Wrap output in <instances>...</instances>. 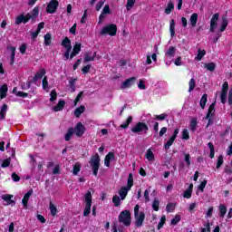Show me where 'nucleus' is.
<instances>
[{"mask_svg": "<svg viewBox=\"0 0 232 232\" xmlns=\"http://www.w3.org/2000/svg\"><path fill=\"white\" fill-rule=\"evenodd\" d=\"M179 220H180V216H179V215H177V216H175V218H174L173 219H171L170 224H171L172 226H177L178 223L179 222Z\"/></svg>", "mask_w": 232, "mask_h": 232, "instance_id": "54", "label": "nucleus"}, {"mask_svg": "<svg viewBox=\"0 0 232 232\" xmlns=\"http://www.w3.org/2000/svg\"><path fill=\"white\" fill-rule=\"evenodd\" d=\"M43 88L44 90H46L48 88V77L44 76L42 81Z\"/></svg>", "mask_w": 232, "mask_h": 232, "instance_id": "58", "label": "nucleus"}, {"mask_svg": "<svg viewBox=\"0 0 232 232\" xmlns=\"http://www.w3.org/2000/svg\"><path fill=\"white\" fill-rule=\"evenodd\" d=\"M224 172L227 173V175H232V167L227 165L224 169Z\"/></svg>", "mask_w": 232, "mask_h": 232, "instance_id": "59", "label": "nucleus"}, {"mask_svg": "<svg viewBox=\"0 0 232 232\" xmlns=\"http://www.w3.org/2000/svg\"><path fill=\"white\" fill-rule=\"evenodd\" d=\"M132 187H133V174L130 173L127 180V188L129 189H131Z\"/></svg>", "mask_w": 232, "mask_h": 232, "instance_id": "40", "label": "nucleus"}, {"mask_svg": "<svg viewBox=\"0 0 232 232\" xmlns=\"http://www.w3.org/2000/svg\"><path fill=\"white\" fill-rule=\"evenodd\" d=\"M84 131H86V127H84L82 122H78L73 129V132L76 137H82V135H84Z\"/></svg>", "mask_w": 232, "mask_h": 232, "instance_id": "10", "label": "nucleus"}, {"mask_svg": "<svg viewBox=\"0 0 232 232\" xmlns=\"http://www.w3.org/2000/svg\"><path fill=\"white\" fill-rule=\"evenodd\" d=\"M81 168H82L81 163L76 162V163L72 166V175H74V176L79 175V171H81Z\"/></svg>", "mask_w": 232, "mask_h": 232, "instance_id": "25", "label": "nucleus"}, {"mask_svg": "<svg viewBox=\"0 0 232 232\" xmlns=\"http://www.w3.org/2000/svg\"><path fill=\"white\" fill-rule=\"evenodd\" d=\"M57 8H59V1L51 0L46 7L47 14H55L57 12Z\"/></svg>", "mask_w": 232, "mask_h": 232, "instance_id": "8", "label": "nucleus"}, {"mask_svg": "<svg viewBox=\"0 0 232 232\" xmlns=\"http://www.w3.org/2000/svg\"><path fill=\"white\" fill-rule=\"evenodd\" d=\"M46 74V70L41 69L40 72H36L33 79V82H37V81H41L43 79V76Z\"/></svg>", "mask_w": 232, "mask_h": 232, "instance_id": "17", "label": "nucleus"}, {"mask_svg": "<svg viewBox=\"0 0 232 232\" xmlns=\"http://www.w3.org/2000/svg\"><path fill=\"white\" fill-rule=\"evenodd\" d=\"M164 224H166V216L161 217L160 221L158 224V229H160Z\"/></svg>", "mask_w": 232, "mask_h": 232, "instance_id": "55", "label": "nucleus"}, {"mask_svg": "<svg viewBox=\"0 0 232 232\" xmlns=\"http://www.w3.org/2000/svg\"><path fill=\"white\" fill-rule=\"evenodd\" d=\"M229 90V83L227 82H225L222 85L221 93H220V99L222 104H226L227 101V91Z\"/></svg>", "mask_w": 232, "mask_h": 232, "instance_id": "7", "label": "nucleus"}, {"mask_svg": "<svg viewBox=\"0 0 232 232\" xmlns=\"http://www.w3.org/2000/svg\"><path fill=\"white\" fill-rule=\"evenodd\" d=\"M112 202L115 208H119V206H121V198L117 195L113 196Z\"/></svg>", "mask_w": 232, "mask_h": 232, "instance_id": "44", "label": "nucleus"}, {"mask_svg": "<svg viewBox=\"0 0 232 232\" xmlns=\"http://www.w3.org/2000/svg\"><path fill=\"white\" fill-rule=\"evenodd\" d=\"M227 213V208H226L224 204H220L219 205V217H221V218H224V217H226Z\"/></svg>", "mask_w": 232, "mask_h": 232, "instance_id": "27", "label": "nucleus"}, {"mask_svg": "<svg viewBox=\"0 0 232 232\" xmlns=\"http://www.w3.org/2000/svg\"><path fill=\"white\" fill-rule=\"evenodd\" d=\"M181 139L183 140H189V131H188V129H184L182 130V136Z\"/></svg>", "mask_w": 232, "mask_h": 232, "instance_id": "45", "label": "nucleus"}, {"mask_svg": "<svg viewBox=\"0 0 232 232\" xmlns=\"http://www.w3.org/2000/svg\"><path fill=\"white\" fill-rule=\"evenodd\" d=\"M201 232H211V227H209V222L205 225V227L201 228Z\"/></svg>", "mask_w": 232, "mask_h": 232, "instance_id": "61", "label": "nucleus"}, {"mask_svg": "<svg viewBox=\"0 0 232 232\" xmlns=\"http://www.w3.org/2000/svg\"><path fill=\"white\" fill-rule=\"evenodd\" d=\"M173 142H175L174 138H170L166 143H165V150H169L170 146H173Z\"/></svg>", "mask_w": 232, "mask_h": 232, "instance_id": "53", "label": "nucleus"}, {"mask_svg": "<svg viewBox=\"0 0 232 232\" xmlns=\"http://www.w3.org/2000/svg\"><path fill=\"white\" fill-rule=\"evenodd\" d=\"M175 52H177V49L173 46H170L165 53L168 57H175Z\"/></svg>", "mask_w": 232, "mask_h": 232, "instance_id": "36", "label": "nucleus"}, {"mask_svg": "<svg viewBox=\"0 0 232 232\" xmlns=\"http://www.w3.org/2000/svg\"><path fill=\"white\" fill-rule=\"evenodd\" d=\"M64 104H66L64 101H60L58 104L53 107V111H61L64 108Z\"/></svg>", "mask_w": 232, "mask_h": 232, "instance_id": "35", "label": "nucleus"}, {"mask_svg": "<svg viewBox=\"0 0 232 232\" xmlns=\"http://www.w3.org/2000/svg\"><path fill=\"white\" fill-rule=\"evenodd\" d=\"M159 206H160L159 199H154L152 203V209H154V211H159Z\"/></svg>", "mask_w": 232, "mask_h": 232, "instance_id": "51", "label": "nucleus"}, {"mask_svg": "<svg viewBox=\"0 0 232 232\" xmlns=\"http://www.w3.org/2000/svg\"><path fill=\"white\" fill-rule=\"evenodd\" d=\"M140 206L136 205L134 207V218H135V227H142V224H144V218H146V215L144 212H140Z\"/></svg>", "mask_w": 232, "mask_h": 232, "instance_id": "1", "label": "nucleus"}, {"mask_svg": "<svg viewBox=\"0 0 232 232\" xmlns=\"http://www.w3.org/2000/svg\"><path fill=\"white\" fill-rule=\"evenodd\" d=\"M218 19H220L219 14H213L211 20H210V29L209 32L214 33L217 29V26H218Z\"/></svg>", "mask_w": 232, "mask_h": 232, "instance_id": "9", "label": "nucleus"}, {"mask_svg": "<svg viewBox=\"0 0 232 232\" xmlns=\"http://www.w3.org/2000/svg\"><path fill=\"white\" fill-rule=\"evenodd\" d=\"M135 81H137V78L135 77H131L127 79L125 82H123L121 85V90H126L128 88H131V86H133V84H135Z\"/></svg>", "mask_w": 232, "mask_h": 232, "instance_id": "12", "label": "nucleus"}, {"mask_svg": "<svg viewBox=\"0 0 232 232\" xmlns=\"http://www.w3.org/2000/svg\"><path fill=\"white\" fill-rule=\"evenodd\" d=\"M174 8H175V5H173V2L169 1L165 9V14H167V15H169V14L173 12Z\"/></svg>", "mask_w": 232, "mask_h": 232, "instance_id": "31", "label": "nucleus"}, {"mask_svg": "<svg viewBox=\"0 0 232 232\" xmlns=\"http://www.w3.org/2000/svg\"><path fill=\"white\" fill-rule=\"evenodd\" d=\"M14 198L13 195L10 194H5L2 196V199L5 200V202H7V205L10 206L12 204H15V201L12 200V198Z\"/></svg>", "mask_w": 232, "mask_h": 232, "instance_id": "23", "label": "nucleus"}, {"mask_svg": "<svg viewBox=\"0 0 232 232\" xmlns=\"http://www.w3.org/2000/svg\"><path fill=\"white\" fill-rule=\"evenodd\" d=\"M166 211L167 213H171L172 211H175V204L174 203H169L166 207Z\"/></svg>", "mask_w": 232, "mask_h": 232, "instance_id": "49", "label": "nucleus"}, {"mask_svg": "<svg viewBox=\"0 0 232 232\" xmlns=\"http://www.w3.org/2000/svg\"><path fill=\"white\" fill-rule=\"evenodd\" d=\"M207 185H208V180L204 179L198 186V189H200V191H204V188H206Z\"/></svg>", "mask_w": 232, "mask_h": 232, "instance_id": "60", "label": "nucleus"}, {"mask_svg": "<svg viewBox=\"0 0 232 232\" xmlns=\"http://www.w3.org/2000/svg\"><path fill=\"white\" fill-rule=\"evenodd\" d=\"M204 68H206V70H208V72H215L217 64L215 63H205Z\"/></svg>", "mask_w": 232, "mask_h": 232, "instance_id": "29", "label": "nucleus"}, {"mask_svg": "<svg viewBox=\"0 0 232 232\" xmlns=\"http://www.w3.org/2000/svg\"><path fill=\"white\" fill-rule=\"evenodd\" d=\"M222 164H224V156L220 155L218 157V162H217V169H218L219 168H221Z\"/></svg>", "mask_w": 232, "mask_h": 232, "instance_id": "47", "label": "nucleus"}, {"mask_svg": "<svg viewBox=\"0 0 232 232\" xmlns=\"http://www.w3.org/2000/svg\"><path fill=\"white\" fill-rule=\"evenodd\" d=\"M103 5H104V0L98 2L96 5V11L99 12V10H101Z\"/></svg>", "mask_w": 232, "mask_h": 232, "instance_id": "63", "label": "nucleus"}, {"mask_svg": "<svg viewBox=\"0 0 232 232\" xmlns=\"http://www.w3.org/2000/svg\"><path fill=\"white\" fill-rule=\"evenodd\" d=\"M131 188H128V187H123L120 189L119 195L121 197V200H124L126 197L128 196V191H130Z\"/></svg>", "mask_w": 232, "mask_h": 232, "instance_id": "20", "label": "nucleus"}, {"mask_svg": "<svg viewBox=\"0 0 232 232\" xmlns=\"http://www.w3.org/2000/svg\"><path fill=\"white\" fill-rule=\"evenodd\" d=\"M169 30H170L171 37H174L175 36V20L170 21Z\"/></svg>", "mask_w": 232, "mask_h": 232, "instance_id": "46", "label": "nucleus"}, {"mask_svg": "<svg viewBox=\"0 0 232 232\" xmlns=\"http://www.w3.org/2000/svg\"><path fill=\"white\" fill-rule=\"evenodd\" d=\"M75 81H77V79H72L70 81L72 93H73L75 92Z\"/></svg>", "mask_w": 232, "mask_h": 232, "instance_id": "57", "label": "nucleus"}, {"mask_svg": "<svg viewBox=\"0 0 232 232\" xmlns=\"http://www.w3.org/2000/svg\"><path fill=\"white\" fill-rule=\"evenodd\" d=\"M9 50H11V54H10L11 62H10V64L14 65V63L15 61V47L14 46H10Z\"/></svg>", "mask_w": 232, "mask_h": 232, "instance_id": "33", "label": "nucleus"}, {"mask_svg": "<svg viewBox=\"0 0 232 232\" xmlns=\"http://www.w3.org/2000/svg\"><path fill=\"white\" fill-rule=\"evenodd\" d=\"M145 157L150 162H153V160H155V155L153 154V151H151V149L147 150Z\"/></svg>", "mask_w": 232, "mask_h": 232, "instance_id": "26", "label": "nucleus"}, {"mask_svg": "<svg viewBox=\"0 0 232 232\" xmlns=\"http://www.w3.org/2000/svg\"><path fill=\"white\" fill-rule=\"evenodd\" d=\"M89 164H91V167L92 168L93 175L97 177L99 173V168H101V157H99V154H95L94 156H92L91 160L89 161Z\"/></svg>", "mask_w": 232, "mask_h": 232, "instance_id": "3", "label": "nucleus"}, {"mask_svg": "<svg viewBox=\"0 0 232 232\" xmlns=\"http://www.w3.org/2000/svg\"><path fill=\"white\" fill-rule=\"evenodd\" d=\"M208 148L210 150V159H215V146L212 142H208Z\"/></svg>", "mask_w": 232, "mask_h": 232, "instance_id": "48", "label": "nucleus"}, {"mask_svg": "<svg viewBox=\"0 0 232 232\" xmlns=\"http://www.w3.org/2000/svg\"><path fill=\"white\" fill-rule=\"evenodd\" d=\"M191 189H187L183 194L184 198H191Z\"/></svg>", "mask_w": 232, "mask_h": 232, "instance_id": "62", "label": "nucleus"}, {"mask_svg": "<svg viewBox=\"0 0 232 232\" xmlns=\"http://www.w3.org/2000/svg\"><path fill=\"white\" fill-rule=\"evenodd\" d=\"M198 21V14L193 13L189 19L190 26H192V28H195V26H197Z\"/></svg>", "mask_w": 232, "mask_h": 232, "instance_id": "21", "label": "nucleus"}, {"mask_svg": "<svg viewBox=\"0 0 232 232\" xmlns=\"http://www.w3.org/2000/svg\"><path fill=\"white\" fill-rule=\"evenodd\" d=\"M7 111H8V105L4 104L0 110V121H5Z\"/></svg>", "mask_w": 232, "mask_h": 232, "instance_id": "22", "label": "nucleus"}, {"mask_svg": "<svg viewBox=\"0 0 232 232\" xmlns=\"http://www.w3.org/2000/svg\"><path fill=\"white\" fill-rule=\"evenodd\" d=\"M6 93H8V86L6 84H4L0 88V97L2 99H5V97H6Z\"/></svg>", "mask_w": 232, "mask_h": 232, "instance_id": "24", "label": "nucleus"}, {"mask_svg": "<svg viewBox=\"0 0 232 232\" xmlns=\"http://www.w3.org/2000/svg\"><path fill=\"white\" fill-rule=\"evenodd\" d=\"M86 110V108L82 105H81L80 107L76 108V110L74 111V115L75 117L79 118L81 117L82 113H84V111Z\"/></svg>", "mask_w": 232, "mask_h": 232, "instance_id": "28", "label": "nucleus"}, {"mask_svg": "<svg viewBox=\"0 0 232 232\" xmlns=\"http://www.w3.org/2000/svg\"><path fill=\"white\" fill-rule=\"evenodd\" d=\"M133 6H135V0H128L126 5L127 10L132 9Z\"/></svg>", "mask_w": 232, "mask_h": 232, "instance_id": "50", "label": "nucleus"}, {"mask_svg": "<svg viewBox=\"0 0 232 232\" xmlns=\"http://www.w3.org/2000/svg\"><path fill=\"white\" fill-rule=\"evenodd\" d=\"M227 24H228L227 18L222 17L221 27L219 29L220 34L226 31V28H227Z\"/></svg>", "mask_w": 232, "mask_h": 232, "instance_id": "30", "label": "nucleus"}, {"mask_svg": "<svg viewBox=\"0 0 232 232\" xmlns=\"http://www.w3.org/2000/svg\"><path fill=\"white\" fill-rule=\"evenodd\" d=\"M166 117H168V114L162 113L160 115H157L156 119H157V121H164V119H166Z\"/></svg>", "mask_w": 232, "mask_h": 232, "instance_id": "64", "label": "nucleus"}, {"mask_svg": "<svg viewBox=\"0 0 232 232\" xmlns=\"http://www.w3.org/2000/svg\"><path fill=\"white\" fill-rule=\"evenodd\" d=\"M206 55V50H198V55L195 57V61H202V57Z\"/></svg>", "mask_w": 232, "mask_h": 232, "instance_id": "38", "label": "nucleus"}, {"mask_svg": "<svg viewBox=\"0 0 232 232\" xmlns=\"http://www.w3.org/2000/svg\"><path fill=\"white\" fill-rule=\"evenodd\" d=\"M62 46H63L65 50L72 51V41L70 38L65 37L62 42Z\"/></svg>", "mask_w": 232, "mask_h": 232, "instance_id": "18", "label": "nucleus"}, {"mask_svg": "<svg viewBox=\"0 0 232 232\" xmlns=\"http://www.w3.org/2000/svg\"><path fill=\"white\" fill-rule=\"evenodd\" d=\"M73 127L69 128L67 133L65 134V140L68 142V140H70V139H72V135H73Z\"/></svg>", "mask_w": 232, "mask_h": 232, "instance_id": "42", "label": "nucleus"}, {"mask_svg": "<svg viewBox=\"0 0 232 232\" xmlns=\"http://www.w3.org/2000/svg\"><path fill=\"white\" fill-rule=\"evenodd\" d=\"M50 101L51 102H53V101H55L57 99V92H55V90H53L50 93Z\"/></svg>", "mask_w": 232, "mask_h": 232, "instance_id": "56", "label": "nucleus"}, {"mask_svg": "<svg viewBox=\"0 0 232 232\" xmlns=\"http://www.w3.org/2000/svg\"><path fill=\"white\" fill-rule=\"evenodd\" d=\"M198 122L197 121V118H192L190 121V130L191 131L195 132L197 131V126Z\"/></svg>", "mask_w": 232, "mask_h": 232, "instance_id": "34", "label": "nucleus"}, {"mask_svg": "<svg viewBox=\"0 0 232 232\" xmlns=\"http://www.w3.org/2000/svg\"><path fill=\"white\" fill-rule=\"evenodd\" d=\"M85 208L83 210V217H88L92 213V192L90 190L84 196Z\"/></svg>", "mask_w": 232, "mask_h": 232, "instance_id": "4", "label": "nucleus"}, {"mask_svg": "<svg viewBox=\"0 0 232 232\" xmlns=\"http://www.w3.org/2000/svg\"><path fill=\"white\" fill-rule=\"evenodd\" d=\"M118 220L121 224L126 226V227H130L131 226V213L130 210L121 211L118 217Z\"/></svg>", "mask_w": 232, "mask_h": 232, "instance_id": "2", "label": "nucleus"}, {"mask_svg": "<svg viewBox=\"0 0 232 232\" xmlns=\"http://www.w3.org/2000/svg\"><path fill=\"white\" fill-rule=\"evenodd\" d=\"M111 160H115V153L113 152H109L106 156H105V160H104V164L107 168H110V163L111 162Z\"/></svg>", "mask_w": 232, "mask_h": 232, "instance_id": "14", "label": "nucleus"}, {"mask_svg": "<svg viewBox=\"0 0 232 232\" xmlns=\"http://www.w3.org/2000/svg\"><path fill=\"white\" fill-rule=\"evenodd\" d=\"M213 115H215V102L211 103L209 108H208V111L206 115L207 120H208V123L207 126H209V124H213Z\"/></svg>", "mask_w": 232, "mask_h": 232, "instance_id": "11", "label": "nucleus"}, {"mask_svg": "<svg viewBox=\"0 0 232 232\" xmlns=\"http://www.w3.org/2000/svg\"><path fill=\"white\" fill-rule=\"evenodd\" d=\"M80 52H81V44L76 43L75 45L73 46L72 52L70 54V59H73V57H75V55H78Z\"/></svg>", "mask_w": 232, "mask_h": 232, "instance_id": "16", "label": "nucleus"}, {"mask_svg": "<svg viewBox=\"0 0 232 232\" xmlns=\"http://www.w3.org/2000/svg\"><path fill=\"white\" fill-rule=\"evenodd\" d=\"M148 125H146V123L144 122H138L136 123L132 128H131V131L132 133H142V131L144 133H148Z\"/></svg>", "mask_w": 232, "mask_h": 232, "instance_id": "6", "label": "nucleus"}, {"mask_svg": "<svg viewBox=\"0 0 232 232\" xmlns=\"http://www.w3.org/2000/svg\"><path fill=\"white\" fill-rule=\"evenodd\" d=\"M49 209L52 217H55V215H57V207H55L52 201L49 202Z\"/></svg>", "mask_w": 232, "mask_h": 232, "instance_id": "32", "label": "nucleus"}, {"mask_svg": "<svg viewBox=\"0 0 232 232\" xmlns=\"http://www.w3.org/2000/svg\"><path fill=\"white\" fill-rule=\"evenodd\" d=\"M133 121V117L129 116L127 121L125 122H123L120 128H122L123 130H126V128H128V126H130V124H131V121Z\"/></svg>", "mask_w": 232, "mask_h": 232, "instance_id": "37", "label": "nucleus"}, {"mask_svg": "<svg viewBox=\"0 0 232 232\" xmlns=\"http://www.w3.org/2000/svg\"><path fill=\"white\" fill-rule=\"evenodd\" d=\"M44 44L45 46H50V44H52V34H46L44 35Z\"/></svg>", "mask_w": 232, "mask_h": 232, "instance_id": "41", "label": "nucleus"}, {"mask_svg": "<svg viewBox=\"0 0 232 232\" xmlns=\"http://www.w3.org/2000/svg\"><path fill=\"white\" fill-rule=\"evenodd\" d=\"M22 23H24V24H26V23H28V18H26V15H24V14L18 15L16 18H15V21H14V24H21Z\"/></svg>", "mask_w": 232, "mask_h": 232, "instance_id": "15", "label": "nucleus"}, {"mask_svg": "<svg viewBox=\"0 0 232 232\" xmlns=\"http://www.w3.org/2000/svg\"><path fill=\"white\" fill-rule=\"evenodd\" d=\"M184 155H185L184 160L187 164V167L189 168L191 166V160H190L191 156L189 154H186V153Z\"/></svg>", "mask_w": 232, "mask_h": 232, "instance_id": "52", "label": "nucleus"}, {"mask_svg": "<svg viewBox=\"0 0 232 232\" xmlns=\"http://www.w3.org/2000/svg\"><path fill=\"white\" fill-rule=\"evenodd\" d=\"M102 35H111V37L117 35V25L111 24L103 27L101 31Z\"/></svg>", "mask_w": 232, "mask_h": 232, "instance_id": "5", "label": "nucleus"}, {"mask_svg": "<svg viewBox=\"0 0 232 232\" xmlns=\"http://www.w3.org/2000/svg\"><path fill=\"white\" fill-rule=\"evenodd\" d=\"M188 92H191L195 90V86H197V82H195V78H192L188 82Z\"/></svg>", "mask_w": 232, "mask_h": 232, "instance_id": "43", "label": "nucleus"}, {"mask_svg": "<svg viewBox=\"0 0 232 232\" xmlns=\"http://www.w3.org/2000/svg\"><path fill=\"white\" fill-rule=\"evenodd\" d=\"M95 57H97V53H94L93 55H92V53H85L83 62L90 63L91 61H95Z\"/></svg>", "mask_w": 232, "mask_h": 232, "instance_id": "19", "label": "nucleus"}, {"mask_svg": "<svg viewBox=\"0 0 232 232\" xmlns=\"http://www.w3.org/2000/svg\"><path fill=\"white\" fill-rule=\"evenodd\" d=\"M39 15V7H34L30 13H28L25 17L27 21H35Z\"/></svg>", "mask_w": 232, "mask_h": 232, "instance_id": "13", "label": "nucleus"}, {"mask_svg": "<svg viewBox=\"0 0 232 232\" xmlns=\"http://www.w3.org/2000/svg\"><path fill=\"white\" fill-rule=\"evenodd\" d=\"M206 102H208V94H204L199 102V106L202 110L206 108Z\"/></svg>", "mask_w": 232, "mask_h": 232, "instance_id": "39", "label": "nucleus"}]
</instances>
